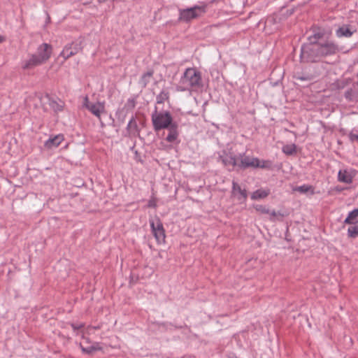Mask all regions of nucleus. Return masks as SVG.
Returning <instances> with one entry per match:
<instances>
[{
  "instance_id": "obj_1",
  "label": "nucleus",
  "mask_w": 358,
  "mask_h": 358,
  "mask_svg": "<svg viewBox=\"0 0 358 358\" xmlns=\"http://www.w3.org/2000/svg\"><path fill=\"white\" fill-rule=\"evenodd\" d=\"M181 83L187 85V87L178 88V90L185 91L191 88L198 90L203 87L201 73L195 68H188L184 72L183 76L180 80Z\"/></svg>"
},
{
  "instance_id": "obj_2",
  "label": "nucleus",
  "mask_w": 358,
  "mask_h": 358,
  "mask_svg": "<svg viewBox=\"0 0 358 358\" xmlns=\"http://www.w3.org/2000/svg\"><path fill=\"white\" fill-rule=\"evenodd\" d=\"M207 5L203 3L201 5H195L193 7L179 9L178 22L188 23L192 20L197 19L206 13Z\"/></svg>"
},
{
  "instance_id": "obj_3",
  "label": "nucleus",
  "mask_w": 358,
  "mask_h": 358,
  "mask_svg": "<svg viewBox=\"0 0 358 358\" xmlns=\"http://www.w3.org/2000/svg\"><path fill=\"white\" fill-rule=\"evenodd\" d=\"M152 122L155 131H158L162 129L169 127L175 122H173L172 116L169 112H157V108L155 107V110L152 114Z\"/></svg>"
},
{
  "instance_id": "obj_4",
  "label": "nucleus",
  "mask_w": 358,
  "mask_h": 358,
  "mask_svg": "<svg viewBox=\"0 0 358 358\" xmlns=\"http://www.w3.org/2000/svg\"><path fill=\"white\" fill-rule=\"evenodd\" d=\"M44 47L45 49H43V50L45 52L46 51V53L41 56H36L35 54L31 55L29 59L23 62L22 66L23 69H31L35 66L46 62L49 59L52 54V46L50 45H45Z\"/></svg>"
},
{
  "instance_id": "obj_5",
  "label": "nucleus",
  "mask_w": 358,
  "mask_h": 358,
  "mask_svg": "<svg viewBox=\"0 0 358 358\" xmlns=\"http://www.w3.org/2000/svg\"><path fill=\"white\" fill-rule=\"evenodd\" d=\"M319 44L308 43L301 47V58L307 62H315L320 58Z\"/></svg>"
},
{
  "instance_id": "obj_6",
  "label": "nucleus",
  "mask_w": 358,
  "mask_h": 358,
  "mask_svg": "<svg viewBox=\"0 0 358 358\" xmlns=\"http://www.w3.org/2000/svg\"><path fill=\"white\" fill-rule=\"evenodd\" d=\"M150 224L152 234L154 235L157 243H164L166 238L165 230L159 218L156 217L155 220H150Z\"/></svg>"
},
{
  "instance_id": "obj_7",
  "label": "nucleus",
  "mask_w": 358,
  "mask_h": 358,
  "mask_svg": "<svg viewBox=\"0 0 358 358\" xmlns=\"http://www.w3.org/2000/svg\"><path fill=\"white\" fill-rule=\"evenodd\" d=\"M82 41L80 42H72L65 45L63 50L60 53V56L63 57L66 60L68 58L76 55L79 52L82 51Z\"/></svg>"
},
{
  "instance_id": "obj_8",
  "label": "nucleus",
  "mask_w": 358,
  "mask_h": 358,
  "mask_svg": "<svg viewBox=\"0 0 358 358\" xmlns=\"http://www.w3.org/2000/svg\"><path fill=\"white\" fill-rule=\"evenodd\" d=\"M237 158L238 168L242 170H245L248 168L255 169V164L257 162V157L246 155L245 153L239 154L238 156H237Z\"/></svg>"
},
{
  "instance_id": "obj_9",
  "label": "nucleus",
  "mask_w": 358,
  "mask_h": 358,
  "mask_svg": "<svg viewBox=\"0 0 358 358\" xmlns=\"http://www.w3.org/2000/svg\"><path fill=\"white\" fill-rule=\"evenodd\" d=\"M231 196L236 198L241 203L245 202L248 198V192L235 181L232 182Z\"/></svg>"
},
{
  "instance_id": "obj_10",
  "label": "nucleus",
  "mask_w": 358,
  "mask_h": 358,
  "mask_svg": "<svg viewBox=\"0 0 358 358\" xmlns=\"http://www.w3.org/2000/svg\"><path fill=\"white\" fill-rule=\"evenodd\" d=\"M319 45L321 57L334 55L338 51V45L332 42L320 43Z\"/></svg>"
},
{
  "instance_id": "obj_11",
  "label": "nucleus",
  "mask_w": 358,
  "mask_h": 358,
  "mask_svg": "<svg viewBox=\"0 0 358 358\" xmlns=\"http://www.w3.org/2000/svg\"><path fill=\"white\" fill-rule=\"evenodd\" d=\"M312 34H310L308 37V40L310 43L313 44H318L317 41L322 38L325 34V31L324 29L317 27H313L311 29Z\"/></svg>"
},
{
  "instance_id": "obj_12",
  "label": "nucleus",
  "mask_w": 358,
  "mask_h": 358,
  "mask_svg": "<svg viewBox=\"0 0 358 358\" xmlns=\"http://www.w3.org/2000/svg\"><path fill=\"white\" fill-rule=\"evenodd\" d=\"M87 110L101 121V115L106 113L105 104L101 102L94 103L92 105L87 106Z\"/></svg>"
},
{
  "instance_id": "obj_13",
  "label": "nucleus",
  "mask_w": 358,
  "mask_h": 358,
  "mask_svg": "<svg viewBox=\"0 0 358 358\" xmlns=\"http://www.w3.org/2000/svg\"><path fill=\"white\" fill-rule=\"evenodd\" d=\"M356 31V29L350 24H343L336 31V34L338 37H346L349 38Z\"/></svg>"
},
{
  "instance_id": "obj_14",
  "label": "nucleus",
  "mask_w": 358,
  "mask_h": 358,
  "mask_svg": "<svg viewBox=\"0 0 358 358\" xmlns=\"http://www.w3.org/2000/svg\"><path fill=\"white\" fill-rule=\"evenodd\" d=\"M169 134L166 137V141L169 143H173L176 141L179 136L178 125L176 122L166 128Z\"/></svg>"
},
{
  "instance_id": "obj_15",
  "label": "nucleus",
  "mask_w": 358,
  "mask_h": 358,
  "mask_svg": "<svg viewBox=\"0 0 358 358\" xmlns=\"http://www.w3.org/2000/svg\"><path fill=\"white\" fill-rule=\"evenodd\" d=\"M64 139V136L62 134H58L53 138H50L48 141H46L45 143V147L48 149L57 148L61 144Z\"/></svg>"
},
{
  "instance_id": "obj_16",
  "label": "nucleus",
  "mask_w": 358,
  "mask_h": 358,
  "mask_svg": "<svg viewBox=\"0 0 358 358\" xmlns=\"http://www.w3.org/2000/svg\"><path fill=\"white\" fill-rule=\"evenodd\" d=\"M41 99H46L48 101L50 106L55 111H61L63 109L64 103L61 100L58 102L56 100L52 99L49 94H45L44 96L41 97Z\"/></svg>"
},
{
  "instance_id": "obj_17",
  "label": "nucleus",
  "mask_w": 358,
  "mask_h": 358,
  "mask_svg": "<svg viewBox=\"0 0 358 358\" xmlns=\"http://www.w3.org/2000/svg\"><path fill=\"white\" fill-rule=\"evenodd\" d=\"M127 131L129 136H136L139 134L138 126L134 117H132L129 120L127 127Z\"/></svg>"
},
{
  "instance_id": "obj_18",
  "label": "nucleus",
  "mask_w": 358,
  "mask_h": 358,
  "mask_svg": "<svg viewBox=\"0 0 358 358\" xmlns=\"http://www.w3.org/2000/svg\"><path fill=\"white\" fill-rule=\"evenodd\" d=\"M222 162L224 166H231L232 167H238L237 156L233 155H226L222 157Z\"/></svg>"
},
{
  "instance_id": "obj_19",
  "label": "nucleus",
  "mask_w": 358,
  "mask_h": 358,
  "mask_svg": "<svg viewBox=\"0 0 358 358\" xmlns=\"http://www.w3.org/2000/svg\"><path fill=\"white\" fill-rule=\"evenodd\" d=\"M270 194V190L268 189H259L255 191L251 194V199L252 200H259L266 198Z\"/></svg>"
},
{
  "instance_id": "obj_20",
  "label": "nucleus",
  "mask_w": 358,
  "mask_h": 358,
  "mask_svg": "<svg viewBox=\"0 0 358 358\" xmlns=\"http://www.w3.org/2000/svg\"><path fill=\"white\" fill-rule=\"evenodd\" d=\"M338 178L339 181L347 184H350L352 182V177L346 170L339 171Z\"/></svg>"
},
{
  "instance_id": "obj_21",
  "label": "nucleus",
  "mask_w": 358,
  "mask_h": 358,
  "mask_svg": "<svg viewBox=\"0 0 358 358\" xmlns=\"http://www.w3.org/2000/svg\"><path fill=\"white\" fill-rule=\"evenodd\" d=\"M154 74L153 70H149L146 73H143L140 80V84L145 87L148 83H150L151 78H152Z\"/></svg>"
},
{
  "instance_id": "obj_22",
  "label": "nucleus",
  "mask_w": 358,
  "mask_h": 358,
  "mask_svg": "<svg viewBox=\"0 0 358 358\" xmlns=\"http://www.w3.org/2000/svg\"><path fill=\"white\" fill-rule=\"evenodd\" d=\"M294 78L299 82H310L314 79V76L310 73H301L295 74Z\"/></svg>"
},
{
  "instance_id": "obj_23",
  "label": "nucleus",
  "mask_w": 358,
  "mask_h": 358,
  "mask_svg": "<svg viewBox=\"0 0 358 358\" xmlns=\"http://www.w3.org/2000/svg\"><path fill=\"white\" fill-rule=\"evenodd\" d=\"M358 217V208H355L349 213L348 217L344 220L345 224H352L357 222Z\"/></svg>"
},
{
  "instance_id": "obj_24",
  "label": "nucleus",
  "mask_w": 358,
  "mask_h": 358,
  "mask_svg": "<svg viewBox=\"0 0 358 358\" xmlns=\"http://www.w3.org/2000/svg\"><path fill=\"white\" fill-rule=\"evenodd\" d=\"M261 168L271 170L273 169V162L270 160H260L257 158L255 169Z\"/></svg>"
},
{
  "instance_id": "obj_25",
  "label": "nucleus",
  "mask_w": 358,
  "mask_h": 358,
  "mask_svg": "<svg viewBox=\"0 0 358 358\" xmlns=\"http://www.w3.org/2000/svg\"><path fill=\"white\" fill-rule=\"evenodd\" d=\"M268 214L270 215V220L272 222H274V221H275L276 219L279 220V218L278 217H285L289 215V213L287 211L276 212L275 210H273L271 211L270 210V213Z\"/></svg>"
},
{
  "instance_id": "obj_26",
  "label": "nucleus",
  "mask_w": 358,
  "mask_h": 358,
  "mask_svg": "<svg viewBox=\"0 0 358 358\" xmlns=\"http://www.w3.org/2000/svg\"><path fill=\"white\" fill-rule=\"evenodd\" d=\"M169 92L166 90H162L157 96V103H163L165 101L169 100Z\"/></svg>"
},
{
  "instance_id": "obj_27",
  "label": "nucleus",
  "mask_w": 358,
  "mask_h": 358,
  "mask_svg": "<svg viewBox=\"0 0 358 358\" xmlns=\"http://www.w3.org/2000/svg\"><path fill=\"white\" fill-rule=\"evenodd\" d=\"M282 152L287 155H292L296 152V145L294 144L284 145Z\"/></svg>"
},
{
  "instance_id": "obj_28",
  "label": "nucleus",
  "mask_w": 358,
  "mask_h": 358,
  "mask_svg": "<svg viewBox=\"0 0 358 358\" xmlns=\"http://www.w3.org/2000/svg\"><path fill=\"white\" fill-rule=\"evenodd\" d=\"M136 106V101L134 99H129L127 100V102L125 103L122 110L131 111Z\"/></svg>"
},
{
  "instance_id": "obj_29",
  "label": "nucleus",
  "mask_w": 358,
  "mask_h": 358,
  "mask_svg": "<svg viewBox=\"0 0 358 358\" xmlns=\"http://www.w3.org/2000/svg\"><path fill=\"white\" fill-rule=\"evenodd\" d=\"M348 235L350 238L358 236V224L350 227L348 229Z\"/></svg>"
},
{
  "instance_id": "obj_30",
  "label": "nucleus",
  "mask_w": 358,
  "mask_h": 358,
  "mask_svg": "<svg viewBox=\"0 0 358 358\" xmlns=\"http://www.w3.org/2000/svg\"><path fill=\"white\" fill-rule=\"evenodd\" d=\"M254 208L261 214H268L270 213V210L266 206L257 204L254 205Z\"/></svg>"
},
{
  "instance_id": "obj_31",
  "label": "nucleus",
  "mask_w": 358,
  "mask_h": 358,
  "mask_svg": "<svg viewBox=\"0 0 358 358\" xmlns=\"http://www.w3.org/2000/svg\"><path fill=\"white\" fill-rule=\"evenodd\" d=\"M82 350L83 352L87 354H91L97 350H101V348L95 345H91L87 348H82Z\"/></svg>"
},
{
  "instance_id": "obj_32",
  "label": "nucleus",
  "mask_w": 358,
  "mask_h": 358,
  "mask_svg": "<svg viewBox=\"0 0 358 358\" xmlns=\"http://www.w3.org/2000/svg\"><path fill=\"white\" fill-rule=\"evenodd\" d=\"M311 189H312V186L303 185L297 187L296 189H294V190L298 191L301 193H306Z\"/></svg>"
},
{
  "instance_id": "obj_33",
  "label": "nucleus",
  "mask_w": 358,
  "mask_h": 358,
  "mask_svg": "<svg viewBox=\"0 0 358 358\" xmlns=\"http://www.w3.org/2000/svg\"><path fill=\"white\" fill-rule=\"evenodd\" d=\"M48 45V43H43L42 45H41L38 48V50H37V54L36 56H41V55H44L45 53H46V51L45 52L43 50V49H45V47L44 45Z\"/></svg>"
},
{
  "instance_id": "obj_34",
  "label": "nucleus",
  "mask_w": 358,
  "mask_h": 358,
  "mask_svg": "<svg viewBox=\"0 0 358 358\" xmlns=\"http://www.w3.org/2000/svg\"><path fill=\"white\" fill-rule=\"evenodd\" d=\"M349 138L350 139L351 141H358V135L357 134H353L352 132H351L350 134H349Z\"/></svg>"
},
{
  "instance_id": "obj_35",
  "label": "nucleus",
  "mask_w": 358,
  "mask_h": 358,
  "mask_svg": "<svg viewBox=\"0 0 358 358\" xmlns=\"http://www.w3.org/2000/svg\"><path fill=\"white\" fill-rule=\"evenodd\" d=\"M94 103L90 102L87 96H85L84 99V106L87 109V106L92 105Z\"/></svg>"
},
{
  "instance_id": "obj_36",
  "label": "nucleus",
  "mask_w": 358,
  "mask_h": 358,
  "mask_svg": "<svg viewBox=\"0 0 358 358\" xmlns=\"http://www.w3.org/2000/svg\"><path fill=\"white\" fill-rule=\"evenodd\" d=\"M71 327L73 329L74 331L78 330L84 327L83 324H80L79 325L71 324Z\"/></svg>"
},
{
  "instance_id": "obj_37",
  "label": "nucleus",
  "mask_w": 358,
  "mask_h": 358,
  "mask_svg": "<svg viewBox=\"0 0 358 358\" xmlns=\"http://www.w3.org/2000/svg\"><path fill=\"white\" fill-rule=\"evenodd\" d=\"M148 207H150V208H155L156 207V203L155 201L153 200H150L149 202H148Z\"/></svg>"
},
{
  "instance_id": "obj_38",
  "label": "nucleus",
  "mask_w": 358,
  "mask_h": 358,
  "mask_svg": "<svg viewBox=\"0 0 358 358\" xmlns=\"http://www.w3.org/2000/svg\"><path fill=\"white\" fill-rule=\"evenodd\" d=\"M351 91H352V90H348V91H347V92H345V97H346V98H348V97H349V96L350 95Z\"/></svg>"
},
{
  "instance_id": "obj_39",
  "label": "nucleus",
  "mask_w": 358,
  "mask_h": 358,
  "mask_svg": "<svg viewBox=\"0 0 358 358\" xmlns=\"http://www.w3.org/2000/svg\"><path fill=\"white\" fill-rule=\"evenodd\" d=\"M3 41V38L1 36H0V43H1Z\"/></svg>"
}]
</instances>
